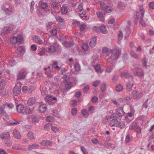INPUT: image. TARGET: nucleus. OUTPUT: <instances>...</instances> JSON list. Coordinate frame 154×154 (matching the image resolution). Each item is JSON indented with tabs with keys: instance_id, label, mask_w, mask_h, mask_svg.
<instances>
[{
	"instance_id": "nucleus-1",
	"label": "nucleus",
	"mask_w": 154,
	"mask_h": 154,
	"mask_svg": "<svg viewBox=\"0 0 154 154\" xmlns=\"http://www.w3.org/2000/svg\"><path fill=\"white\" fill-rule=\"evenodd\" d=\"M111 51L112 54L107 58V61L108 63L115 62L121 54V51L119 49L116 48L112 50Z\"/></svg>"
},
{
	"instance_id": "nucleus-2",
	"label": "nucleus",
	"mask_w": 154,
	"mask_h": 154,
	"mask_svg": "<svg viewBox=\"0 0 154 154\" xmlns=\"http://www.w3.org/2000/svg\"><path fill=\"white\" fill-rule=\"evenodd\" d=\"M144 11H142L141 13L140 12H137L134 22L135 24H137L139 19V23L143 26H145L146 23L143 20V17L144 16Z\"/></svg>"
},
{
	"instance_id": "nucleus-3",
	"label": "nucleus",
	"mask_w": 154,
	"mask_h": 154,
	"mask_svg": "<svg viewBox=\"0 0 154 154\" xmlns=\"http://www.w3.org/2000/svg\"><path fill=\"white\" fill-rule=\"evenodd\" d=\"M133 72L135 76H138L140 79L142 78L144 76L143 70L138 65L134 66Z\"/></svg>"
},
{
	"instance_id": "nucleus-4",
	"label": "nucleus",
	"mask_w": 154,
	"mask_h": 154,
	"mask_svg": "<svg viewBox=\"0 0 154 154\" xmlns=\"http://www.w3.org/2000/svg\"><path fill=\"white\" fill-rule=\"evenodd\" d=\"M116 113H113L111 115L110 118H118V117L122 116L124 115L125 112L123 109V107H120L117 110Z\"/></svg>"
},
{
	"instance_id": "nucleus-5",
	"label": "nucleus",
	"mask_w": 154,
	"mask_h": 154,
	"mask_svg": "<svg viewBox=\"0 0 154 154\" xmlns=\"http://www.w3.org/2000/svg\"><path fill=\"white\" fill-rule=\"evenodd\" d=\"M21 88L20 87V83H18L14 89L13 94L15 96H18L20 94L21 92Z\"/></svg>"
},
{
	"instance_id": "nucleus-6",
	"label": "nucleus",
	"mask_w": 154,
	"mask_h": 154,
	"mask_svg": "<svg viewBox=\"0 0 154 154\" xmlns=\"http://www.w3.org/2000/svg\"><path fill=\"white\" fill-rule=\"evenodd\" d=\"M22 41V38L20 35H18L17 37L13 36L11 39V42L13 44H16L17 42L21 43Z\"/></svg>"
},
{
	"instance_id": "nucleus-7",
	"label": "nucleus",
	"mask_w": 154,
	"mask_h": 154,
	"mask_svg": "<svg viewBox=\"0 0 154 154\" xmlns=\"http://www.w3.org/2000/svg\"><path fill=\"white\" fill-rule=\"evenodd\" d=\"M7 106L10 109H12L14 107V105L11 103H5L1 106L0 107V116L4 112V110Z\"/></svg>"
},
{
	"instance_id": "nucleus-8",
	"label": "nucleus",
	"mask_w": 154,
	"mask_h": 154,
	"mask_svg": "<svg viewBox=\"0 0 154 154\" xmlns=\"http://www.w3.org/2000/svg\"><path fill=\"white\" fill-rule=\"evenodd\" d=\"M117 118H112L109 123V125L111 127H117L119 125V122L116 119Z\"/></svg>"
},
{
	"instance_id": "nucleus-9",
	"label": "nucleus",
	"mask_w": 154,
	"mask_h": 154,
	"mask_svg": "<svg viewBox=\"0 0 154 154\" xmlns=\"http://www.w3.org/2000/svg\"><path fill=\"white\" fill-rule=\"evenodd\" d=\"M39 109V111L42 113H44L47 110V107L45 104H44L42 102L40 103Z\"/></svg>"
},
{
	"instance_id": "nucleus-10",
	"label": "nucleus",
	"mask_w": 154,
	"mask_h": 154,
	"mask_svg": "<svg viewBox=\"0 0 154 154\" xmlns=\"http://www.w3.org/2000/svg\"><path fill=\"white\" fill-rule=\"evenodd\" d=\"M120 76L121 78L125 77L126 78H129L130 80H133V76L128 72H122L120 74Z\"/></svg>"
},
{
	"instance_id": "nucleus-11",
	"label": "nucleus",
	"mask_w": 154,
	"mask_h": 154,
	"mask_svg": "<svg viewBox=\"0 0 154 154\" xmlns=\"http://www.w3.org/2000/svg\"><path fill=\"white\" fill-rule=\"evenodd\" d=\"M25 76V72L23 71L20 72L17 76V80H19L24 79Z\"/></svg>"
},
{
	"instance_id": "nucleus-12",
	"label": "nucleus",
	"mask_w": 154,
	"mask_h": 154,
	"mask_svg": "<svg viewBox=\"0 0 154 154\" xmlns=\"http://www.w3.org/2000/svg\"><path fill=\"white\" fill-rule=\"evenodd\" d=\"M39 145L37 143H34L28 146V149L29 150L31 151L34 149H37L39 148Z\"/></svg>"
},
{
	"instance_id": "nucleus-13",
	"label": "nucleus",
	"mask_w": 154,
	"mask_h": 154,
	"mask_svg": "<svg viewBox=\"0 0 154 154\" xmlns=\"http://www.w3.org/2000/svg\"><path fill=\"white\" fill-rule=\"evenodd\" d=\"M131 81L128 82L126 84V89L128 91H131L132 89V87L133 86V80Z\"/></svg>"
},
{
	"instance_id": "nucleus-14",
	"label": "nucleus",
	"mask_w": 154,
	"mask_h": 154,
	"mask_svg": "<svg viewBox=\"0 0 154 154\" xmlns=\"http://www.w3.org/2000/svg\"><path fill=\"white\" fill-rule=\"evenodd\" d=\"M63 45L66 48H68L73 45V42L72 41H66L63 43Z\"/></svg>"
},
{
	"instance_id": "nucleus-15",
	"label": "nucleus",
	"mask_w": 154,
	"mask_h": 154,
	"mask_svg": "<svg viewBox=\"0 0 154 154\" xmlns=\"http://www.w3.org/2000/svg\"><path fill=\"white\" fill-rule=\"evenodd\" d=\"M52 144V142L49 140H43L41 142V144L43 146H51Z\"/></svg>"
},
{
	"instance_id": "nucleus-16",
	"label": "nucleus",
	"mask_w": 154,
	"mask_h": 154,
	"mask_svg": "<svg viewBox=\"0 0 154 154\" xmlns=\"http://www.w3.org/2000/svg\"><path fill=\"white\" fill-rule=\"evenodd\" d=\"M33 40L36 43L40 45H41L43 43V41L40 39V38L36 35H35L33 37Z\"/></svg>"
},
{
	"instance_id": "nucleus-17",
	"label": "nucleus",
	"mask_w": 154,
	"mask_h": 154,
	"mask_svg": "<svg viewBox=\"0 0 154 154\" xmlns=\"http://www.w3.org/2000/svg\"><path fill=\"white\" fill-rule=\"evenodd\" d=\"M9 132H7L2 133L0 135L1 138L2 139H6L10 137Z\"/></svg>"
},
{
	"instance_id": "nucleus-18",
	"label": "nucleus",
	"mask_w": 154,
	"mask_h": 154,
	"mask_svg": "<svg viewBox=\"0 0 154 154\" xmlns=\"http://www.w3.org/2000/svg\"><path fill=\"white\" fill-rule=\"evenodd\" d=\"M16 108L18 112L21 113H22L23 110L24 109V106L21 104H19L17 106Z\"/></svg>"
},
{
	"instance_id": "nucleus-19",
	"label": "nucleus",
	"mask_w": 154,
	"mask_h": 154,
	"mask_svg": "<svg viewBox=\"0 0 154 154\" xmlns=\"http://www.w3.org/2000/svg\"><path fill=\"white\" fill-rule=\"evenodd\" d=\"M96 37H93L89 42L90 46L92 48L95 46L96 43Z\"/></svg>"
},
{
	"instance_id": "nucleus-20",
	"label": "nucleus",
	"mask_w": 154,
	"mask_h": 154,
	"mask_svg": "<svg viewBox=\"0 0 154 154\" xmlns=\"http://www.w3.org/2000/svg\"><path fill=\"white\" fill-rule=\"evenodd\" d=\"M14 136V138L17 139H20L21 137L20 134L17 131L16 129H14L13 131Z\"/></svg>"
},
{
	"instance_id": "nucleus-21",
	"label": "nucleus",
	"mask_w": 154,
	"mask_h": 154,
	"mask_svg": "<svg viewBox=\"0 0 154 154\" xmlns=\"http://www.w3.org/2000/svg\"><path fill=\"white\" fill-rule=\"evenodd\" d=\"M68 7L67 6H63L60 8L61 13L63 15L66 14L68 11Z\"/></svg>"
},
{
	"instance_id": "nucleus-22",
	"label": "nucleus",
	"mask_w": 154,
	"mask_h": 154,
	"mask_svg": "<svg viewBox=\"0 0 154 154\" xmlns=\"http://www.w3.org/2000/svg\"><path fill=\"white\" fill-rule=\"evenodd\" d=\"M50 5L51 8L53 9L54 10L57 9L58 8V4L56 2H52Z\"/></svg>"
},
{
	"instance_id": "nucleus-23",
	"label": "nucleus",
	"mask_w": 154,
	"mask_h": 154,
	"mask_svg": "<svg viewBox=\"0 0 154 154\" xmlns=\"http://www.w3.org/2000/svg\"><path fill=\"white\" fill-rule=\"evenodd\" d=\"M27 136L28 138L30 141L35 140V137L34 136V133L32 131H29L27 134Z\"/></svg>"
},
{
	"instance_id": "nucleus-24",
	"label": "nucleus",
	"mask_w": 154,
	"mask_h": 154,
	"mask_svg": "<svg viewBox=\"0 0 154 154\" xmlns=\"http://www.w3.org/2000/svg\"><path fill=\"white\" fill-rule=\"evenodd\" d=\"M46 99L50 105L53 104L55 103V102H52V96H46Z\"/></svg>"
},
{
	"instance_id": "nucleus-25",
	"label": "nucleus",
	"mask_w": 154,
	"mask_h": 154,
	"mask_svg": "<svg viewBox=\"0 0 154 154\" xmlns=\"http://www.w3.org/2000/svg\"><path fill=\"white\" fill-rule=\"evenodd\" d=\"M12 8H8L5 7L3 8V9L7 14L10 15L12 13Z\"/></svg>"
},
{
	"instance_id": "nucleus-26",
	"label": "nucleus",
	"mask_w": 154,
	"mask_h": 154,
	"mask_svg": "<svg viewBox=\"0 0 154 154\" xmlns=\"http://www.w3.org/2000/svg\"><path fill=\"white\" fill-rule=\"evenodd\" d=\"M139 93L136 91H133L131 95V97L134 99H137L139 97Z\"/></svg>"
},
{
	"instance_id": "nucleus-27",
	"label": "nucleus",
	"mask_w": 154,
	"mask_h": 154,
	"mask_svg": "<svg viewBox=\"0 0 154 154\" xmlns=\"http://www.w3.org/2000/svg\"><path fill=\"white\" fill-rule=\"evenodd\" d=\"M40 7L42 9L46 8L48 6V4L45 2H40L39 3Z\"/></svg>"
},
{
	"instance_id": "nucleus-28",
	"label": "nucleus",
	"mask_w": 154,
	"mask_h": 154,
	"mask_svg": "<svg viewBox=\"0 0 154 154\" xmlns=\"http://www.w3.org/2000/svg\"><path fill=\"white\" fill-rule=\"evenodd\" d=\"M82 115L85 118H87L89 116L88 112V110L85 109H83L82 111Z\"/></svg>"
},
{
	"instance_id": "nucleus-29",
	"label": "nucleus",
	"mask_w": 154,
	"mask_h": 154,
	"mask_svg": "<svg viewBox=\"0 0 154 154\" xmlns=\"http://www.w3.org/2000/svg\"><path fill=\"white\" fill-rule=\"evenodd\" d=\"M100 30L103 33L106 34L107 32L106 27L103 25H101L100 27Z\"/></svg>"
},
{
	"instance_id": "nucleus-30",
	"label": "nucleus",
	"mask_w": 154,
	"mask_h": 154,
	"mask_svg": "<svg viewBox=\"0 0 154 154\" xmlns=\"http://www.w3.org/2000/svg\"><path fill=\"white\" fill-rule=\"evenodd\" d=\"M49 52L51 53H54L56 51V48L54 45L51 46L48 48Z\"/></svg>"
},
{
	"instance_id": "nucleus-31",
	"label": "nucleus",
	"mask_w": 154,
	"mask_h": 154,
	"mask_svg": "<svg viewBox=\"0 0 154 154\" xmlns=\"http://www.w3.org/2000/svg\"><path fill=\"white\" fill-rule=\"evenodd\" d=\"M33 109H31L29 107L25 108L24 109V111L25 113L28 114L32 113L33 112Z\"/></svg>"
},
{
	"instance_id": "nucleus-32",
	"label": "nucleus",
	"mask_w": 154,
	"mask_h": 154,
	"mask_svg": "<svg viewBox=\"0 0 154 154\" xmlns=\"http://www.w3.org/2000/svg\"><path fill=\"white\" fill-rule=\"evenodd\" d=\"M35 101V99L34 97H31L28 100L27 103L29 105H33Z\"/></svg>"
},
{
	"instance_id": "nucleus-33",
	"label": "nucleus",
	"mask_w": 154,
	"mask_h": 154,
	"mask_svg": "<svg viewBox=\"0 0 154 154\" xmlns=\"http://www.w3.org/2000/svg\"><path fill=\"white\" fill-rule=\"evenodd\" d=\"M55 18L57 21L58 22L62 23L64 22V19L60 16L56 15L55 16Z\"/></svg>"
},
{
	"instance_id": "nucleus-34",
	"label": "nucleus",
	"mask_w": 154,
	"mask_h": 154,
	"mask_svg": "<svg viewBox=\"0 0 154 154\" xmlns=\"http://www.w3.org/2000/svg\"><path fill=\"white\" fill-rule=\"evenodd\" d=\"M6 81L4 79H2L0 82V89L3 90L5 85Z\"/></svg>"
},
{
	"instance_id": "nucleus-35",
	"label": "nucleus",
	"mask_w": 154,
	"mask_h": 154,
	"mask_svg": "<svg viewBox=\"0 0 154 154\" xmlns=\"http://www.w3.org/2000/svg\"><path fill=\"white\" fill-rule=\"evenodd\" d=\"M99 4L102 10H105L107 6L105 3L102 1L99 2Z\"/></svg>"
},
{
	"instance_id": "nucleus-36",
	"label": "nucleus",
	"mask_w": 154,
	"mask_h": 154,
	"mask_svg": "<svg viewBox=\"0 0 154 154\" xmlns=\"http://www.w3.org/2000/svg\"><path fill=\"white\" fill-rule=\"evenodd\" d=\"M131 56L136 59H139V55L135 53L134 51H131Z\"/></svg>"
},
{
	"instance_id": "nucleus-37",
	"label": "nucleus",
	"mask_w": 154,
	"mask_h": 154,
	"mask_svg": "<svg viewBox=\"0 0 154 154\" xmlns=\"http://www.w3.org/2000/svg\"><path fill=\"white\" fill-rule=\"evenodd\" d=\"M147 59L145 57H144L142 59V65L143 67L147 66Z\"/></svg>"
},
{
	"instance_id": "nucleus-38",
	"label": "nucleus",
	"mask_w": 154,
	"mask_h": 154,
	"mask_svg": "<svg viewBox=\"0 0 154 154\" xmlns=\"http://www.w3.org/2000/svg\"><path fill=\"white\" fill-rule=\"evenodd\" d=\"M137 122L136 121H134L131 123L129 126V129L132 130L134 129L137 126Z\"/></svg>"
},
{
	"instance_id": "nucleus-39",
	"label": "nucleus",
	"mask_w": 154,
	"mask_h": 154,
	"mask_svg": "<svg viewBox=\"0 0 154 154\" xmlns=\"http://www.w3.org/2000/svg\"><path fill=\"white\" fill-rule=\"evenodd\" d=\"M11 29L9 27H6L4 28L3 30V32L4 34H6L10 32Z\"/></svg>"
},
{
	"instance_id": "nucleus-40",
	"label": "nucleus",
	"mask_w": 154,
	"mask_h": 154,
	"mask_svg": "<svg viewBox=\"0 0 154 154\" xmlns=\"http://www.w3.org/2000/svg\"><path fill=\"white\" fill-rule=\"evenodd\" d=\"M116 90L118 92H120L122 91L123 88V86L121 84L117 85L116 88Z\"/></svg>"
},
{
	"instance_id": "nucleus-41",
	"label": "nucleus",
	"mask_w": 154,
	"mask_h": 154,
	"mask_svg": "<svg viewBox=\"0 0 154 154\" xmlns=\"http://www.w3.org/2000/svg\"><path fill=\"white\" fill-rule=\"evenodd\" d=\"M17 51L19 54L23 53L24 51V48L23 47L19 46L18 48Z\"/></svg>"
},
{
	"instance_id": "nucleus-42",
	"label": "nucleus",
	"mask_w": 154,
	"mask_h": 154,
	"mask_svg": "<svg viewBox=\"0 0 154 154\" xmlns=\"http://www.w3.org/2000/svg\"><path fill=\"white\" fill-rule=\"evenodd\" d=\"M74 68L75 71H79L80 70V66L79 64L78 63L75 64Z\"/></svg>"
},
{
	"instance_id": "nucleus-43",
	"label": "nucleus",
	"mask_w": 154,
	"mask_h": 154,
	"mask_svg": "<svg viewBox=\"0 0 154 154\" xmlns=\"http://www.w3.org/2000/svg\"><path fill=\"white\" fill-rule=\"evenodd\" d=\"M39 121V118L38 116H34L32 119V122L34 123H36L38 122Z\"/></svg>"
},
{
	"instance_id": "nucleus-44",
	"label": "nucleus",
	"mask_w": 154,
	"mask_h": 154,
	"mask_svg": "<svg viewBox=\"0 0 154 154\" xmlns=\"http://www.w3.org/2000/svg\"><path fill=\"white\" fill-rule=\"evenodd\" d=\"M106 11L107 13L111 12L112 11V8L110 6H107V7L105 8Z\"/></svg>"
},
{
	"instance_id": "nucleus-45",
	"label": "nucleus",
	"mask_w": 154,
	"mask_h": 154,
	"mask_svg": "<svg viewBox=\"0 0 154 154\" xmlns=\"http://www.w3.org/2000/svg\"><path fill=\"white\" fill-rule=\"evenodd\" d=\"M45 52V48H43L42 49H41V50L40 51V52L38 54L41 56H42L43 55Z\"/></svg>"
},
{
	"instance_id": "nucleus-46",
	"label": "nucleus",
	"mask_w": 154,
	"mask_h": 154,
	"mask_svg": "<svg viewBox=\"0 0 154 154\" xmlns=\"http://www.w3.org/2000/svg\"><path fill=\"white\" fill-rule=\"evenodd\" d=\"M100 89L101 91L104 92L106 90V85L105 83L101 84Z\"/></svg>"
},
{
	"instance_id": "nucleus-47",
	"label": "nucleus",
	"mask_w": 154,
	"mask_h": 154,
	"mask_svg": "<svg viewBox=\"0 0 154 154\" xmlns=\"http://www.w3.org/2000/svg\"><path fill=\"white\" fill-rule=\"evenodd\" d=\"M86 25L85 24L83 23L80 25V29L81 31H84L86 27Z\"/></svg>"
},
{
	"instance_id": "nucleus-48",
	"label": "nucleus",
	"mask_w": 154,
	"mask_h": 154,
	"mask_svg": "<svg viewBox=\"0 0 154 154\" xmlns=\"http://www.w3.org/2000/svg\"><path fill=\"white\" fill-rule=\"evenodd\" d=\"M51 130L54 133L59 132L60 131L59 129L57 127L54 126L51 127Z\"/></svg>"
},
{
	"instance_id": "nucleus-49",
	"label": "nucleus",
	"mask_w": 154,
	"mask_h": 154,
	"mask_svg": "<svg viewBox=\"0 0 154 154\" xmlns=\"http://www.w3.org/2000/svg\"><path fill=\"white\" fill-rule=\"evenodd\" d=\"M102 51L103 53H105L107 56L109 55V49L106 48H104L102 49Z\"/></svg>"
},
{
	"instance_id": "nucleus-50",
	"label": "nucleus",
	"mask_w": 154,
	"mask_h": 154,
	"mask_svg": "<svg viewBox=\"0 0 154 154\" xmlns=\"http://www.w3.org/2000/svg\"><path fill=\"white\" fill-rule=\"evenodd\" d=\"M71 112L72 115L75 116L77 112V109L75 108H73L71 110Z\"/></svg>"
},
{
	"instance_id": "nucleus-51",
	"label": "nucleus",
	"mask_w": 154,
	"mask_h": 154,
	"mask_svg": "<svg viewBox=\"0 0 154 154\" xmlns=\"http://www.w3.org/2000/svg\"><path fill=\"white\" fill-rule=\"evenodd\" d=\"M98 100V98L96 96H94L92 97L91 99V101L93 103H95Z\"/></svg>"
},
{
	"instance_id": "nucleus-52",
	"label": "nucleus",
	"mask_w": 154,
	"mask_h": 154,
	"mask_svg": "<svg viewBox=\"0 0 154 154\" xmlns=\"http://www.w3.org/2000/svg\"><path fill=\"white\" fill-rule=\"evenodd\" d=\"M100 82V80H96L92 84V85L94 87H96Z\"/></svg>"
},
{
	"instance_id": "nucleus-53",
	"label": "nucleus",
	"mask_w": 154,
	"mask_h": 154,
	"mask_svg": "<svg viewBox=\"0 0 154 154\" xmlns=\"http://www.w3.org/2000/svg\"><path fill=\"white\" fill-rule=\"evenodd\" d=\"M125 124L122 122H119V125L118 126L121 129L124 128L125 127Z\"/></svg>"
},
{
	"instance_id": "nucleus-54",
	"label": "nucleus",
	"mask_w": 154,
	"mask_h": 154,
	"mask_svg": "<svg viewBox=\"0 0 154 154\" xmlns=\"http://www.w3.org/2000/svg\"><path fill=\"white\" fill-rule=\"evenodd\" d=\"M94 67L96 71L97 72L99 71L100 68V65L98 64H96L94 66Z\"/></svg>"
},
{
	"instance_id": "nucleus-55",
	"label": "nucleus",
	"mask_w": 154,
	"mask_h": 154,
	"mask_svg": "<svg viewBox=\"0 0 154 154\" xmlns=\"http://www.w3.org/2000/svg\"><path fill=\"white\" fill-rule=\"evenodd\" d=\"M58 62L56 61H54L53 62V63L51 65V67L52 69H55V66L56 65H57Z\"/></svg>"
},
{
	"instance_id": "nucleus-56",
	"label": "nucleus",
	"mask_w": 154,
	"mask_h": 154,
	"mask_svg": "<svg viewBox=\"0 0 154 154\" xmlns=\"http://www.w3.org/2000/svg\"><path fill=\"white\" fill-rule=\"evenodd\" d=\"M57 30L56 29H52L51 31V34L53 36H55L57 35Z\"/></svg>"
},
{
	"instance_id": "nucleus-57",
	"label": "nucleus",
	"mask_w": 154,
	"mask_h": 154,
	"mask_svg": "<svg viewBox=\"0 0 154 154\" xmlns=\"http://www.w3.org/2000/svg\"><path fill=\"white\" fill-rule=\"evenodd\" d=\"M96 14L97 17L100 18H101L103 16V12H97L96 13Z\"/></svg>"
},
{
	"instance_id": "nucleus-58",
	"label": "nucleus",
	"mask_w": 154,
	"mask_h": 154,
	"mask_svg": "<svg viewBox=\"0 0 154 154\" xmlns=\"http://www.w3.org/2000/svg\"><path fill=\"white\" fill-rule=\"evenodd\" d=\"M78 9L79 10V12H82L83 10H85L83 8V6L82 4H80L79 5L78 8Z\"/></svg>"
},
{
	"instance_id": "nucleus-59",
	"label": "nucleus",
	"mask_w": 154,
	"mask_h": 154,
	"mask_svg": "<svg viewBox=\"0 0 154 154\" xmlns=\"http://www.w3.org/2000/svg\"><path fill=\"white\" fill-rule=\"evenodd\" d=\"M71 87V84L70 83H67L65 84V88L67 90H69Z\"/></svg>"
},
{
	"instance_id": "nucleus-60",
	"label": "nucleus",
	"mask_w": 154,
	"mask_h": 154,
	"mask_svg": "<svg viewBox=\"0 0 154 154\" xmlns=\"http://www.w3.org/2000/svg\"><path fill=\"white\" fill-rule=\"evenodd\" d=\"M6 146H11L12 144V142L11 141L7 140L5 143Z\"/></svg>"
},
{
	"instance_id": "nucleus-61",
	"label": "nucleus",
	"mask_w": 154,
	"mask_h": 154,
	"mask_svg": "<svg viewBox=\"0 0 154 154\" xmlns=\"http://www.w3.org/2000/svg\"><path fill=\"white\" fill-rule=\"evenodd\" d=\"M125 100L126 101V103H130V101L131 100V98L130 97L127 96L125 97Z\"/></svg>"
},
{
	"instance_id": "nucleus-62",
	"label": "nucleus",
	"mask_w": 154,
	"mask_h": 154,
	"mask_svg": "<svg viewBox=\"0 0 154 154\" xmlns=\"http://www.w3.org/2000/svg\"><path fill=\"white\" fill-rule=\"evenodd\" d=\"M149 6L151 9H154V2H150L149 4Z\"/></svg>"
},
{
	"instance_id": "nucleus-63",
	"label": "nucleus",
	"mask_w": 154,
	"mask_h": 154,
	"mask_svg": "<svg viewBox=\"0 0 154 154\" xmlns=\"http://www.w3.org/2000/svg\"><path fill=\"white\" fill-rule=\"evenodd\" d=\"M22 91L24 93H26L28 92V88L26 86H23L22 88Z\"/></svg>"
},
{
	"instance_id": "nucleus-64",
	"label": "nucleus",
	"mask_w": 154,
	"mask_h": 154,
	"mask_svg": "<svg viewBox=\"0 0 154 154\" xmlns=\"http://www.w3.org/2000/svg\"><path fill=\"white\" fill-rule=\"evenodd\" d=\"M81 93L80 91H78L76 92L75 93V96L76 97H77V98H79L81 96Z\"/></svg>"
}]
</instances>
